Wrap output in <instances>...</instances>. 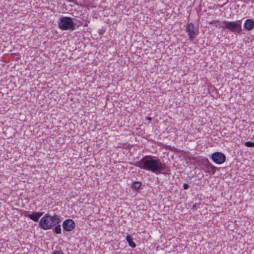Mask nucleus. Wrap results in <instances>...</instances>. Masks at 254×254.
Instances as JSON below:
<instances>
[{
	"label": "nucleus",
	"mask_w": 254,
	"mask_h": 254,
	"mask_svg": "<svg viewBox=\"0 0 254 254\" xmlns=\"http://www.w3.org/2000/svg\"><path fill=\"white\" fill-rule=\"evenodd\" d=\"M129 164L156 175L170 174V170L166 165L158 158L152 155H146L140 160Z\"/></svg>",
	"instance_id": "f257e3e1"
},
{
	"label": "nucleus",
	"mask_w": 254,
	"mask_h": 254,
	"mask_svg": "<svg viewBox=\"0 0 254 254\" xmlns=\"http://www.w3.org/2000/svg\"><path fill=\"white\" fill-rule=\"evenodd\" d=\"M61 222V219L59 215L54 214L53 216H51L47 213L41 219L39 226L42 229L47 230L51 229Z\"/></svg>",
	"instance_id": "f03ea898"
},
{
	"label": "nucleus",
	"mask_w": 254,
	"mask_h": 254,
	"mask_svg": "<svg viewBox=\"0 0 254 254\" xmlns=\"http://www.w3.org/2000/svg\"><path fill=\"white\" fill-rule=\"evenodd\" d=\"M58 25L62 30L73 31L75 28L72 18L67 16H61L58 21Z\"/></svg>",
	"instance_id": "7ed1b4c3"
},
{
	"label": "nucleus",
	"mask_w": 254,
	"mask_h": 254,
	"mask_svg": "<svg viewBox=\"0 0 254 254\" xmlns=\"http://www.w3.org/2000/svg\"><path fill=\"white\" fill-rule=\"evenodd\" d=\"M221 27L223 29H228L234 33L240 34L242 31L241 22L240 20L235 21L224 20L222 22Z\"/></svg>",
	"instance_id": "20e7f679"
},
{
	"label": "nucleus",
	"mask_w": 254,
	"mask_h": 254,
	"mask_svg": "<svg viewBox=\"0 0 254 254\" xmlns=\"http://www.w3.org/2000/svg\"><path fill=\"white\" fill-rule=\"evenodd\" d=\"M198 164L201 170L210 175H214L217 170V168L213 165L207 158L201 159Z\"/></svg>",
	"instance_id": "39448f33"
},
{
	"label": "nucleus",
	"mask_w": 254,
	"mask_h": 254,
	"mask_svg": "<svg viewBox=\"0 0 254 254\" xmlns=\"http://www.w3.org/2000/svg\"><path fill=\"white\" fill-rule=\"evenodd\" d=\"M211 158L216 164H222L226 160L225 155L220 152H215L212 154Z\"/></svg>",
	"instance_id": "423d86ee"
},
{
	"label": "nucleus",
	"mask_w": 254,
	"mask_h": 254,
	"mask_svg": "<svg viewBox=\"0 0 254 254\" xmlns=\"http://www.w3.org/2000/svg\"><path fill=\"white\" fill-rule=\"evenodd\" d=\"M186 31L188 32L189 39L190 41H193L196 35L194 25L192 23H188L186 26Z\"/></svg>",
	"instance_id": "0eeeda50"
},
{
	"label": "nucleus",
	"mask_w": 254,
	"mask_h": 254,
	"mask_svg": "<svg viewBox=\"0 0 254 254\" xmlns=\"http://www.w3.org/2000/svg\"><path fill=\"white\" fill-rule=\"evenodd\" d=\"M75 226L74 221L71 219L64 220L63 223V227L64 231L69 232L72 231Z\"/></svg>",
	"instance_id": "6e6552de"
},
{
	"label": "nucleus",
	"mask_w": 254,
	"mask_h": 254,
	"mask_svg": "<svg viewBox=\"0 0 254 254\" xmlns=\"http://www.w3.org/2000/svg\"><path fill=\"white\" fill-rule=\"evenodd\" d=\"M244 28L247 31H252L254 28V20L253 19H247L244 24Z\"/></svg>",
	"instance_id": "1a4fd4ad"
},
{
	"label": "nucleus",
	"mask_w": 254,
	"mask_h": 254,
	"mask_svg": "<svg viewBox=\"0 0 254 254\" xmlns=\"http://www.w3.org/2000/svg\"><path fill=\"white\" fill-rule=\"evenodd\" d=\"M43 214V212H33L31 214H28L27 216L35 222H38L40 217Z\"/></svg>",
	"instance_id": "9d476101"
},
{
	"label": "nucleus",
	"mask_w": 254,
	"mask_h": 254,
	"mask_svg": "<svg viewBox=\"0 0 254 254\" xmlns=\"http://www.w3.org/2000/svg\"><path fill=\"white\" fill-rule=\"evenodd\" d=\"M126 240L128 243L129 246L132 248H134L136 247V244L135 243L132 241V239L131 237V236L129 235H127L126 237Z\"/></svg>",
	"instance_id": "9b49d317"
},
{
	"label": "nucleus",
	"mask_w": 254,
	"mask_h": 254,
	"mask_svg": "<svg viewBox=\"0 0 254 254\" xmlns=\"http://www.w3.org/2000/svg\"><path fill=\"white\" fill-rule=\"evenodd\" d=\"M142 185L141 182L138 181L134 182L131 185V188L135 190H138Z\"/></svg>",
	"instance_id": "f8f14e48"
},
{
	"label": "nucleus",
	"mask_w": 254,
	"mask_h": 254,
	"mask_svg": "<svg viewBox=\"0 0 254 254\" xmlns=\"http://www.w3.org/2000/svg\"><path fill=\"white\" fill-rule=\"evenodd\" d=\"M61 226L60 225L58 224L56 225V227L54 229V232L56 233V234H59L61 233Z\"/></svg>",
	"instance_id": "ddd939ff"
},
{
	"label": "nucleus",
	"mask_w": 254,
	"mask_h": 254,
	"mask_svg": "<svg viewBox=\"0 0 254 254\" xmlns=\"http://www.w3.org/2000/svg\"><path fill=\"white\" fill-rule=\"evenodd\" d=\"M245 146L249 147H254V142L247 141L245 143Z\"/></svg>",
	"instance_id": "4468645a"
},
{
	"label": "nucleus",
	"mask_w": 254,
	"mask_h": 254,
	"mask_svg": "<svg viewBox=\"0 0 254 254\" xmlns=\"http://www.w3.org/2000/svg\"><path fill=\"white\" fill-rule=\"evenodd\" d=\"M189 188V185L187 183H184L183 184V188L184 190H187Z\"/></svg>",
	"instance_id": "2eb2a0df"
},
{
	"label": "nucleus",
	"mask_w": 254,
	"mask_h": 254,
	"mask_svg": "<svg viewBox=\"0 0 254 254\" xmlns=\"http://www.w3.org/2000/svg\"><path fill=\"white\" fill-rule=\"evenodd\" d=\"M54 254H62L61 252L59 251H55L54 252Z\"/></svg>",
	"instance_id": "dca6fc26"
},
{
	"label": "nucleus",
	"mask_w": 254,
	"mask_h": 254,
	"mask_svg": "<svg viewBox=\"0 0 254 254\" xmlns=\"http://www.w3.org/2000/svg\"><path fill=\"white\" fill-rule=\"evenodd\" d=\"M146 120H148V121H151V118L150 117H146L145 118Z\"/></svg>",
	"instance_id": "f3484780"
}]
</instances>
